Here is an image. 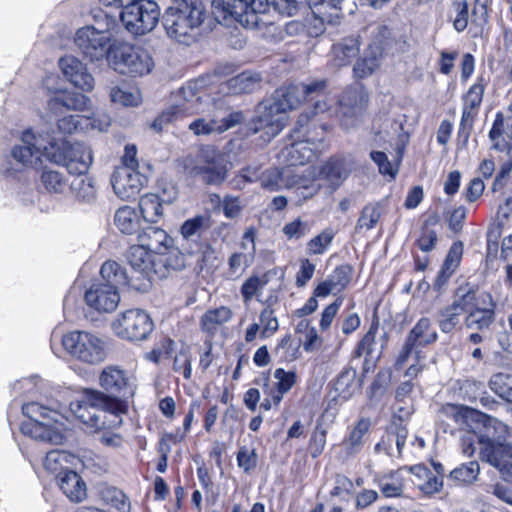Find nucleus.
<instances>
[{
  "label": "nucleus",
  "mask_w": 512,
  "mask_h": 512,
  "mask_svg": "<svg viewBox=\"0 0 512 512\" xmlns=\"http://www.w3.org/2000/svg\"><path fill=\"white\" fill-rule=\"evenodd\" d=\"M511 115L505 121L502 113H497L492 128L489 131V139L493 149L509 153L511 147L505 136L512 140V105L509 107Z\"/></svg>",
  "instance_id": "c85d7f7f"
},
{
  "label": "nucleus",
  "mask_w": 512,
  "mask_h": 512,
  "mask_svg": "<svg viewBox=\"0 0 512 512\" xmlns=\"http://www.w3.org/2000/svg\"><path fill=\"white\" fill-rule=\"evenodd\" d=\"M462 253L463 244L461 242L453 243L444 261L441 275L450 277L453 274L460 263Z\"/></svg>",
  "instance_id": "0e129e2a"
},
{
  "label": "nucleus",
  "mask_w": 512,
  "mask_h": 512,
  "mask_svg": "<svg viewBox=\"0 0 512 512\" xmlns=\"http://www.w3.org/2000/svg\"><path fill=\"white\" fill-rule=\"evenodd\" d=\"M126 259L133 270L147 277H150L152 274L164 277L168 268L180 269L183 266V263L178 262H159V259L154 253L148 249L146 250L143 245H140L139 243L129 247Z\"/></svg>",
  "instance_id": "dca6fc26"
},
{
  "label": "nucleus",
  "mask_w": 512,
  "mask_h": 512,
  "mask_svg": "<svg viewBox=\"0 0 512 512\" xmlns=\"http://www.w3.org/2000/svg\"><path fill=\"white\" fill-rule=\"evenodd\" d=\"M260 82L261 77L258 73L246 71L230 78L227 87L233 94L251 93L259 87Z\"/></svg>",
  "instance_id": "e433bc0d"
},
{
  "label": "nucleus",
  "mask_w": 512,
  "mask_h": 512,
  "mask_svg": "<svg viewBox=\"0 0 512 512\" xmlns=\"http://www.w3.org/2000/svg\"><path fill=\"white\" fill-rule=\"evenodd\" d=\"M277 380L276 388L271 390V397L275 405H279L284 394H286L296 383V374L293 371H285L278 368L274 372Z\"/></svg>",
  "instance_id": "49530a36"
},
{
  "label": "nucleus",
  "mask_w": 512,
  "mask_h": 512,
  "mask_svg": "<svg viewBox=\"0 0 512 512\" xmlns=\"http://www.w3.org/2000/svg\"><path fill=\"white\" fill-rule=\"evenodd\" d=\"M137 243L143 245L147 250H150L159 259V262L170 261L166 258L167 254H175L174 263H183L179 259L178 252L174 249V241L167 232L158 227H147L137 235Z\"/></svg>",
  "instance_id": "6ab92c4d"
},
{
  "label": "nucleus",
  "mask_w": 512,
  "mask_h": 512,
  "mask_svg": "<svg viewBox=\"0 0 512 512\" xmlns=\"http://www.w3.org/2000/svg\"><path fill=\"white\" fill-rule=\"evenodd\" d=\"M232 318V311L229 307L220 306L206 311L201 317L202 330L214 332L219 326L229 322Z\"/></svg>",
  "instance_id": "37998d69"
},
{
  "label": "nucleus",
  "mask_w": 512,
  "mask_h": 512,
  "mask_svg": "<svg viewBox=\"0 0 512 512\" xmlns=\"http://www.w3.org/2000/svg\"><path fill=\"white\" fill-rule=\"evenodd\" d=\"M200 97L191 85L182 87L174 95L173 104L151 124V128L160 132L163 127L174 120L186 117L200 111Z\"/></svg>",
  "instance_id": "ddd939ff"
},
{
  "label": "nucleus",
  "mask_w": 512,
  "mask_h": 512,
  "mask_svg": "<svg viewBox=\"0 0 512 512\" xmlns=\"http://www.w3.org/2000/svg\"><path fill=\"white\" fill-rule=\"evenodd\" d=\"M212 13L218 22L235 19L247 29H256L260 26L261 15H265L270 8L268 0H213Z\"/></svg>",
  "instance_id": "423d86ee"
},
{
  "label": "nucleus",
  "mask_w": 512,
  "mask_h": 512,
  "mask_svg": "<svg viewBox=\"0 0 512 512\" xmlns=\"http://www.w3.org/2000/svg\"><path fill=\"white\" fill-rule=\"evenodd\" d=\"M211 226V219L209 215H197L193 218L186 220L181 228L180 233L185 239H190L194 236H199L201 233L209 229Z\"/></svg>",
  "instance_id": "3c124183"
},
{
  "label": "nucleus",
  "mask_w": 512,
  "mask_h": 512,
  "mask_svg": "<svg viewBox=\"0 0 512 512\" xmlns=\"http://www.w3.org/2000/svg\"><path fill=\"white\" fill-rule=\"evenodd\" d=\"M327 88V82L323 79L312 80L306 84H291L275 91L273 100L285 114L296 109L307 97H318Z\"/></svg>",
  "instance_id": "2eb2a0df"
},
{
  "label": "nucleus",
  "mask_w": 512,
  "mask_h": 512,
  "mask_svg": "<svg viewBox=\"0 0 512 512\" xmlns=\"http://www.w3.org/2000/svg\"><path fill=\"white\" fill-rule=\"evenodd\" d=\"M160 10L156 2L140 0L136 6L122 10L120 20L125 29L135 35L141 36L151 32L157 25Z\"/></svg>",
  "instance_id": "1a4fd4ad"
},
{
  "label": "nucleus",
  "mask_w": 512,
  "mask_h": 512,
  "mask_svg": "<svg viewBox=\"0 0 512 512\" xmlns=\"http://www.w3.org/2000/svg\"><path fill=\"white\" fill-rule=\"evenodd\" d=\"M41 183L51 193H62L67 187V181L63 174L52 169L42 171Z\"/></svg>",
  "instance_id": "4d7b16f0"
},
{
  "label": "nucleus",
  "mask_w": 512,
  "mask_h": 512,
  "mask_svg": "<svg viewBox=\"0 0 512 512\" xmlns=\"http://www.w3.org/2000/svg\"><path fill=\"white\" fill-rule=\"evenodd\" d=\"M485 79L480 76L462 97V116L459 126V135L466 141L473 128L478 115L486 87Z\"/></svg>",
  "instance_id": "f3484780"
},
{
  "label": "nucleus",
  "mask_w": 512,
  "mask_h": 512,
  "mask_svg": "<svg viewBox=\"0 0 512 512\" xmlns=\"http://www.w3.org/2000/svg\"><path fill=\"white\" fill-rule=\"evenodd\" d=\"M203 21L204 10L189 0H171L162 18L166 35L184 45L196 41Z\"/></svg>",
  "instance_id": "f03ea898"
},
{
  "label": "nucleus",
  "mask_w": 512,
  "mask_h": 512,
  "mask_svg": "<svg viewBox=\"0 0 512 512\" xmlns=\"http://www.w3.org/2000/svg\"><path fill=\"white\" fill-rule=\"evenodd\" d=\"M114 223L121 233L131 235L139 229L141 220L136 209L122 206L115 213Z\"/></svg>",
  "instance_id": "c9c22d12"
},
{
  "label": "nucleus",
  "mask_w": 512,
  "mask_h": 512,
  "mask_svg": "<svg viewBox=\"0 0 512 512\" xmlns=\"http://www.w3.org/2000/svg\"><path fill=\"white\" fill-rule=\"evenodd\" d=\"M480 473V466L477 461H470L454 468L449 473V480L455 486H469L473 484Z\"/></svg>",
  "instance_id": "58836bf2"
},
{
  "label": "nucleus",
  "mask_w": 512,
  "mask_h": 512,
  "mask_svg": "<svg viewBox=\"0 0 512 512\" xmlns=\"http://www.w3.org/2000/svg\"><path fill=\"white\" fill-rule=\"evenodd\" d=\"M22 412L30 419V422L53 421L59 423L61 419V414L57 410L50 409L37 402L24 404Z\"/></svg>",
  "instance_id": "c03bdc74"
},
{
  "label": "nucleus",
  "mask_w": 512,
  "mask_h": 512,
  "mask_svg": "<svg viewBox=\"0 0 512 512\" xmlns=\"http://www.w3.org/2000/svg\"><path fill=\"white\" fill-rule=\"evenodd\" d=\"M287 122V114L283 108L272 102H262L255 109V115L252 118L249 129L253 133L263 132L262 138L270 141L278 135Z\"/></svg>",
  "instance_id": "f8f14e48"
},
{
  "label": "nucleus",
  "mask_w": 512,
  "mask_h": 512,
  "mask_svg": "<svg viewBox=\"0 0 512 512\" xmlns=\"http://www.w3.org/2000/svg\"><path fill=\"white\" fill-rule=\"evenodd\" d=\"M359 53V41L354 38L345 39L333 46L335 65L343 66L349 63Z\"/></svg>",
  "instance_id": "09e8293b"
},
{
  "label": "nucleus",
  "mask_w": 512,
  "mask_h": 512,
  "mask_svg": "<svg viewBox=\"0 0 512 512\" xmlns=\"http://www.w3.org/2000/svg\"><path fill=\"white\" fill-rule=\"evenodd\" d=\"M351 171L349 162L344 158H331L321 168L320 178L327 181L332 189L339 187Z\"/></svg>",
  "instance_id": "c756f323"
},
{
  "label": "nucleus",
  "mask_w": 512,
  "mask_h": 512,
  "mask_svg": "<svg viewBox=\"0 0 512 512\" xmlns=\"http://www.w3.org/2000/svg\"><path fill=\"white\" fill-rule=\"evenodd\" d=\"M70 410L91 431H98L106 425L122 424L121 404L100 392L87 393L82 399L72 402Z\"/></svg>",
  "instance_id": "7ed1b4c3"
},
{
  "label": "nucleus",
  "mask_w": 512,
  "mask_h": 512,
  "mask_svg": "<svg viewBox=\"0 0 512 512\" xmlns=\"http://www.w3.org/2000/svg\"><path fill=\"white\" fill-rule=\"evenodd\" d=\"M260 181L261 186L271 192L289 189L302 182L297 170L289 167L268 169L261 175Z\"/></svg>",
  "instance_id": "bb28decb"
},
{
  "label": "nucleus",
  "mask_w": 512,
  "mask_h": 512,
  "mask_svg": "<svg viewBox=\"0 0 512 512\" xmlns=\"http://www.w3.org/2000/svg\"><path fill=\"white\" fill-rule=\"evenodd\" d=\"M109 63L115 71L131 76L145 75L153 67L152 58L146 50L129 44H122L113 49Z\"/></svg>",
  "instance_id": "6e6552de"
},
{
  "label": "nucleus",
  "mask_w": 512,
  "mask_h": 512,
  "mask_svg": "<svg viewBox=\"0 0 512 512\" xmlns=\"http://www.w3.org/2000/svg\"><path fill=\"white\" fill-rule=\"evenodd\" d=\"M101 280L93 283L85 292L87 306L100 313H111L119 305V288L127 283L124 269L114 261H106L100 270Z\"/></svg>",
  "instance_id": "20e7f679"
},
{
  "label": "nucleus",
  "mask_w": 512,
  "mask_h": 512,
  "mask_svg": "<svg viewBox=\"0 0 512 512\" xmlns=\"http://www.w3.org/2000/svg\"><path fill=\"white\" fill-rule=\"evenodd\" d=\"M110 99L113 103L123 107H136L142 102L139 90L123 86L113 87L110 91Z\"/></svg>",
  "instance_id": "8fccbe9b"
},
{
  "label": "nucleus",
  "mask_w": 512,
  "mask_h": 512,
  "mask_svg": "<svg viewBox=\"0 0 512 512\" xmlns=\"http://www.w3.org/2000/svg\"><path fill=\"white\" fill-rule=\"evenodd\" d=\"M254 257L250 253L234 252L228 259V274L232 278L240 277L251 265Z\"/></svg>",
  "instance_id": "13d9d810"
},
{
  "label": "nucleus",
  "mask_w": 512,
  "mask_h": 512,
  "mask_svg": "<svg viewBox=\"0 0 512 512\" xmlns=\"http://www.w3.org/2000/svg\"><path fill=\"white\" fill-rule=\"evenodd\" d=\"M111 40L109 29H99L91 25L79 28L74 37L77 48L91 61L103 60L108 55Z\"/></svg>",
  "instance_id": "9b49d317"
},
{
  "label": "nucleus",
  "mask_w": 512,
  "mask_h": 512,
  "mask_svg": "<svg viewBox=\"0 0 512 512\" xmlns=\"http://www.w3.org/2000/svg\"><path fill=\"white\" fill-rule=\"evenodd\" d=\"M479 293L470 284L461 285L457 288L452 305L463 313L469 312L479 302Z\"/></svg>",
  "instance_id": "de8ad7c7"
},
{
  "label": "nucleus",
  "mask_w": 512,
  "mask_h": 512,
  "mask_svg": "<svg viewBox=\"0 0 512 512\" xmlns=\"http://www.w3.org/2000/svg\"><path fill=\"white\" fill-rule=\"evenodd\" d=\"M260 319V337L268 338L272 336L279 328V323L270 307L263 309L259 316Z\"/></svg>",
  "instance_id": "338daca9"
},
{
  "label": "nucleus",
  "mask_w": 512,
  "mask_h": 512,
  "mask_svg": "<svg viewBox=\"0 0 512 512\" xmlns=\"http://www.w3.org/2000/svg\"><path fill=\"white\" fill-rule=\"evenodd\" d=\"M100 386L111 394H133L136 387L135 377L119 366L109 365L99 375Z\"/></svg>",
  "instance_id": "4be33fe9"
},
{
  "label": "nucleus",
  "mask_w": 512,
  "mask_h": 512,
  "mask_svg": "<svg viewBox=\"0 0 512 512\" xmlns=\"http://www.w3.org/2000/svg\"><path fill=\"white\" fill-rule=\"evenodd\" d=\"M44 138L31 129L24 130L20 140L10 151L14 162L25 169L38 168L44 157Z\"/></svg>",
  "instance_id": "4468645a"
},
{
  "label": "nucleus",
  "mask_w": 512,
  "mask_h": 512,
  "mask_svg": "<svg viewBox=\"0 0 512 512\" xmlns=\"http://www.w3.org/2000/svg\"><path fill=\"white\" fill-rule=\"evenodd\" d=\"M56 76H47L43 82V85L51 93H58L49 101L50 106L61 105L68 110L84 111L90 107V99L76 92L59 93L60 90L54 87L52 84L56 81Z\"/></svg>",
  "instance_id": "cd10ccee"
},
{
  "label": "nucleus",
  "mask_w": 512,
  "mask_h": 512,
  "mask_svg": "<svg viewBox=\"0 0 512 512\" xmlns=\"http://www.w3.org/2000/svg\"><path fill=\"white\" fill-rule=\"evenodd\" d=\"M304 5L309 6L316 20L320 22V26L316 27V35L322 32V26L325 22H333L332 14L326 15L318 10L320 6H330L329 0H275L273 2V9L282 15L292 16Z\"/></svg>",
  "instance_id": "b1692460"
},
{
  "label": "nucleus",
  "mask_w": 512,
  "mask_h": 512,
  "mask_svg": "<svg viewBox=\"0 0 512 512\" xmlns=\"http://www.w3.org/2000/svg\"><path fill=\"white\" fill-rule=\"evenodd\" d=\"M116 426L106 425L105 428H100L99 431V442L110 449L117 450L121 449L126 443L125 438L120 434L112 430Z\"/></svg>",
  "instance_id": "e2e57ef3"
},
{
  "label": "nucleus",
  "mask_w": 512,
  "mask_h": 512,
  "mask_svg": "<svg viewBox=\"0 0 512 512\" xmlns=\"http://www.w3.org/2000/svg\"><path fill=\"white\" fill-rule=\"evenodd\" d=\"M495 317V302L491 293L480 292L479 302L474 306L465 317V325L469 329L487 328Z\"/></svg>",
  "instance_id": "393cba45"
},
{
  "label": "nucleus",
  "mask_w": 512,
  "mask_h": 512,
  "mask_svg": "<svg viewBox=\"0 0 512 512\" xmlns=\"http://www.w3.org/2000/svg\"><path fill=\"white\" fill-rule=\"evenodd\" d=\"M438 338L436 331L431 329V321L428 318H421L412 328L408 335L409 341L417 346H426L434 343Z\"/></svg>",
  "instance_id": "a18cd8bd"
},
{
  "label": "nucleus",
  "mask_w": 512,
  "mask_h": 512,
  "mask_svg": "<svg viewBox=\"0 0 512 512\" xmlns=\"http://www.w3.org/2000/svg\"><path fill=\"white\" fill-rule=\"evenodd\" d=\"M371 427V421L368 418L359 419L352 427L348 437L343 441V447L347 454L357 453L364 444V438Z\"/></svg>",
  "instance_id": "f704fd0d"
},
{
  "label": "nucleus",
  "mask_w": 512,
  "mask_h": 512,
  "mask_svg": "<svg viewBox=\"0 0 512 512\" xmlns=\"http://www.w3.org/2000/svg\"><path fill=\"white\" fill-rule=\"evenodd\" d=\"M400 471H391L379 479V487L385 497H398L402 494L403 483Z\"/></svg>",
  "instance_id": "603ef678"
},
{
  "label": "nucleus",
  "mask_w": 512,
  "mask_h": 512,
  "mask_svg": "<svg viewBox=\"0 0 512 512\" xmlns=\"http://www.w3.org/2000/svg\"><path fill=\"white\" fill-rule=\"evenodd\" d=\"M74 457L62 450H52L46 454L44 459V467L50 473L62 476L66 471L70 470Z\"/></svg>",
  "instance_id": "ea45409f"
},
{
  "label": "nucleus",
  "mask_w": 512,
  "mask_h": 512,
  "mask_svg": "<svg viewBox=\"0 0 512 512\" xmlns=\"http://www.w3.org/2000/svg\"><path fill=\"white\" fill-rule=\"evenodd\" d=\"M356 376L355 369L347 368L336 379L334 387L341 399H350L360 389Z\"/></svg>",
  "instance_id": "a19ab883"
},
{
  "label": "nucleus",
  "mask_w": 512,
  "mask_h": 512,
  "mask_svg": "<svg viewBox=\"0 0 512 512\" xmlns=\"http://www.w3.org/2000/svg\"><path fill=\"white\" fill-rule=\"evenodd\" d=\"M70 186L72 193L82 201L90 202L96 197L94 181L88 176L75 178Z\"/></svg>",
  "instance_id": "5fc2aeb1"
},
{
  "label": "nucleus",
  "mask_w": 512,
  "mask_h": 512,
  "mask_svg": "<svg viewBox=\"0 0 512 512\" xmlns=\"http://www.w3.org/2000/svg\"><path fill=\"white\" fill-rule=\"evenodd\" d=\"M410 473L416 480L414 484L426 495L438 493L443 486L442 480L438 479L432 472L423 465H416L409 468Z\"/></svg>",
  "instance_id": "473e14b6"
},
{
  "label": "nucleus",
  "mask_w": 512,
  "mask_h": 512,
  "mask_svg": "<svg viewBox=\"0 0 512 512\" xmlns=\"http://www.w3.org/2000/svg\"><path fill=\"white\" fill-rule=\"evenodd\" d=\"M334 237L335 232L332 228L324 229L320 234L313 237L307 243V253L309 255H321L325 253V251L331 245Z\"/></svg>",
  "instance_id": "6e6d98bb"
},
{
  "label": "nucleus",
  "mask_w": 512,
  "mask_h": 512,
  "mask_svg": "<svg viewBox=\"0 0 512 512\" xmlns=\"http://www.w3.org/2000/svg\"><path fill=\"white\" fill-rule=\"evenodd\" d=\"M54 424L53 421L27 422L22 425V431L36 440L59 444L63 436Z\"/></svg>",
  "instance_id": "7c9ffc66"
},
{
  "label": "nucleus",
  "mask_w": 512,
  "mask_h": 512,
  "mask_svg": "<svg viewBox=\"0 0 512 512\" xmlns=\"http://www.w3.org/2000/svg\"><path fill=\"white\" fill-rule=\"evenodd\" d=\"M62 346L74 359L97 365L107 357L106 341L96 333L86 330H74L63 335Z\"/></svg>",
  "instance_id": "0eeeda50"
},
{
  "label": "nucleus",
  "mask_w": 512,
  "mask_h": 512,
  "mask_svg": "<svg viewBox=\"0 0 512 512\" xmlns=\"http://www.w3.org/2000/svg\"><path fill=\"white\" fill-rule=\"evenodd\" d=\"M147 181L145 175L131 167H117L111 177L113 190L122 200L135 198Z\"/></svg>",
  "instance_id": "aec40b11"
},
{
  "label": "nucleus",
  "mask_w": 512,
  "mask_h": 512,
  "mask_svg": "<svg viewBox=\"0 0 512 512\" xmlns=\"http://www.w3.org/2000/svg\"><path fill=\"white\" fill-rule=\"evenodd\" d=\"M44 157L47 161L63 166L70 174H85L93 161L90 148L80 142L66 138H52L44 143Z\"/></svg>",
  "instance_id": "39448f33"
},
{
  "label": "nucleus",
  "mask_w": 512,
  "mask_h": 512,
  "mask_svg": "<svg viewBox=\"0 0 512 512\" xmlns=\"http://www.w3.org/2000/svg\"><path fill=\"white\" fill-rule=\"evenodd\" d=\"M512 386V375L497 373L491 376L489 380L490 389L504 399L505 394H509V388Z\"/></svg>",
  "instance_id": "774afa93"
},
{
  "label": "nucleus",
  "mask_w": 512,
  "mask_h": 512,
  "mask_svg": "<svg viewBox=\"0 0 512 512\" xmlns=\"http://www.w3.org/2000/svg\"><path fill=\"white\" fill-rule=\"evenodd\" d=\"M59 64L65 77L75 87L86 92L93 90L94 78L79 59L69 55L62 57Z\"/></svg>",
  "instance_id": "a878e982"
},
{
  "label": "nucleus",
  "mask_w": 512,
  "mask_h": 512,
  "mask_svg": "<svg viewBox=\"0 0 512 512\" xmlns=\"http://www.w3.org/2000/svg\"><path fill=\"white\" fill-rule=\"evenodd\" d=\"M261 15V23L256 29L263 30L262 35L266 38H271L273 41H280L284 39V35L295 36L304 31V25L299 21H290L285 24L284 29H280L273 23H267L263 20Z\"/></svg>",
  "instance_id": "72a5a7b5"
},
{
  "label": "nucleus",
  "mask_w": 512,
  "mask_h": 512,
  "mask_svg": "<svg viewBox=\"0 0 512 512\" xmlns=\"http://www.w3.org/2000/svg\"><path fill=\"white\" fill-rule=\"evenodd\" d=\"M100 498L104 505L115 512H130L131 502L128 496L116 487H103L100 490Z\"/></svg>",
  "instance_id": "4c0bfd02"
},
{
  "label": "nucleus",
  "mask_w": 512,
  "mask_h": 512,
  "mask_svg": "<svg viewBox=\"0 0 512 512\" xmlns=\"http://www.w3.org/2000/svg\"><path fill=\"white\" fill-rule=\"evenodd\" d=\"M59 486L71 501L80 502L86 497L85 482L72 470H68L60 476Z\"/></svg>",
  "instance_id": "2f4dec72"
},
{
  "label": "nucleus",
  "mask_w": 512,
  "mask_h": 512,
  "mask_svg": "<svg viewBox=\"0 0 512 512\" xmlns=\"http://www.w3.org/2000/svg\"><path fill=\"white\" fill-rule=\"evenodd\" d=\"M381 217V207L379 204L366 205L358 218L355 226L356 231H368L375 227Z\"/></svg>",
  "instance_id": "864d4df0"
},
{
  "label": "nucleus",
  "mask_w": 512,
  "mask_h": 512,
  "mask_svg": "<svg viewBox=\"0 0 512 512\" xmlns=\"http://www.w3.org/2000/svg\"><path fill=\"white\" fill-rule=\"evenodd\" d=\"M191 355L188 347L182 346L176 353L173 359V371L181 373L184 378L189 379L191 377Z\"/></svg>",
  "instance_id": "69168bd1"
},
{
  "label": "nucleus",
  "mask_w": 512,
  "mask_h": 512,
  "mask_svg": "<svg viewBox=\"0 0 512 512\" xmlns=\"http://www.w3.org/2000/svg\"><path fill=\"white\" fill-rule=\"evenodd\" d=\"M352 269L348 265L337 267L326 279L336 293L343 291L351 280Z\"/></svg>",
  "instance_id": "680f3d73"
},
{
  "label": "nucleus",
  "mask_w": 512,
  "mask_h": 512,
  "mask_svg": "<svg viewBox=\"0 0 512 512\" xmlns=\"http://www.w3.org/2000/svg\"><path fill=\"white\" fill-rule=\"evenodd\" d=\"M475 432L480 445V458L497 468L503 479L512 476V436L502 421L485 414L477 415Z\"/></svg>",
  "instance_id": "f257e3e1"
},
{
  "label": "nucleus",
  "mask_w": 512,
  "mask_h": 512,
  "mask_svg": "<svg viewBox=\"0 0 512 512\" xmlns=\"http://www.w3.org/2000/svg\"><path fill=\"white\" fill-rule=\"evenodd\" d=\"M193 173L201 176L202 180L208 184H218L224 180L226 169L216 149L207 147L199 153Z\"/></svg>",
  "instance_id": "5701e85b"
},
{
  "label": "nucleus",
  "mask_w": 512,
  "mask_h": 512,
  "mask_svg": "<svg viewBox=\"0 0 512 512\" xmlns=\"http://www.w3.org/2000/svg\"><path fill=\"white\" fill-rule=\"evenodd\" d=\"M111 327L113 332L122 339L142 341L152 332L154 324L146 311L129 309L118 315Z\"/></svg>",
  "instance_id": "9d476101"
},
{
  "label": "nucleus",
  "mask_w": 512,
  "mask_h": 512,
  "mask_svg": "<svg viewBox=\"0 0 512 512\" xmlns=\"http://www.w3.org/2000/svg\"><path fill=\"white\" fill-rule=\"evenodd\" d=\"M266 284L267 280L264 277L251 276L247 278L240 290L243 302L248 305L253 297L258 298Z\"/></svg>",
  "instance_id": "bf43d9fd"
},
{
  "label": "nucleus",
  "mask_w": 512,
  "mask_h": 512,
  "mask_svg": "<svg viewBox=\"0 0 512 512\" xmlns=\"http://www.w3.org/2000/svg\"><path fill=\"white\" fill-rule=\"evenodd\" d=\"M462 312L455 305H448L439 312L438 324L442 332H451L459 323Z\"/></svg>",
  "instance_id": "052dcab7"
},
{
  "label": "nucleus",
  "mask_w": 512,
  "mask_h": 512,
  "mask_svg": "<svg viewBox=\"0 0 512 512\" xmlns=\"http://www.w3.org/2000/svg\"><path fill=\"white\" fill-rule=\"evenodd\" d=\"M322 148V138L299 140L285 146L278 154L279 162L285 167L294 168L314 159Z\"/></svg>",
  "instance_id": "412c9836"
},
{
  "label": "nucleus",
  "mask_w": 512,
  "mask_h": 512,
  "mask_svg": "<svg viewBox=\"0 0 512 512\" xmlns=\"http://www.w3.org/2000/svg\"><path fill=\"white\" fill-rule=\"evenodd\" d=\"M367 100V93L361 86L348 88L343 92L335 113L346 129L356 124Z\"/></svg>",
  "instance_id": "a211bd4d"
},
{
  "label": "nucleus",
  "mask_w": 512,
  "mask_h": 512,
  "mask_svg": "<svg viewBox=\"0 0 512 512\" xmlns=\"http://www.w3.org/2000/svg\"><path fill=\"white\" fill-rule=\"evenodd\" d=\"M139 209L146 222L157 223L163 217L162 202L156 194L143 195L139 200Z\"/></svg>",
  "instance_id": "79ce46f5"
}]
</instances>
